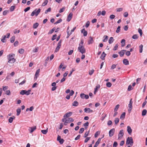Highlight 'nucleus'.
<instances>
[{
    "instance_id": "63",
    "label": "nucleus",
    "mask_w": 147,
    "mask_h": 147,
    "mask_svg": "<svg viewBox=\"0 0 147 147\" xmlns=\"http://www.w3.org/2000/svg\"><path fill=\"white\" fill-rule=\"evenodd\" d=\"M125 54L126 55H127V56H129L130 55L131 53H130V51H127L126 52Z\"/></svg>"
},
{
    "instance_id": "45",
    "label": "nucleus",
    "mask_w": 147,
    "mask_h": 147,
    "mask_svg": "<svg viewBox=\"0 0 147 147\" xmlns=\"http://www.w3.org/2000/svg\"><path fill=\"white\" fill-rule=\"evenodd\" d=\"M123 9L122 8H118L116 9V11L117 12H119L123 11Z\"/></svg>"
},
{
    "instance_id": "23",
    "label": "nucleus",
    "mask_w": 147,
    "mask_h": 147,
    "mask_svg": "<svg viewBox=\"0 0 147 147\" xmlns=\"http://www.w3.org/2000/svg\"><path fill=\"white\" fill-rule=\"evenodd\" d=\"M125 112H123L122 114L121 115L120 119H124L125 117Z\"/></svg>"
},
{
    "instance_id": "60",
    "label": "nucleus",
    "mask_w": 147,
    "mask_h": 147,
    "mask_svg": "<svg viewBox=\"0 0 147 147\" xmlns=\"http://www.w3.org/2000/svg\"><path fill=\"white\" fill-rule=\"evenodd\" d=\"M15 8V6H12L10 8V10L11 11H13Z\"/></svg>"
},
{
    "instance_id": "29",
    "label": "nucleus",
    "mask_w": 147,
    "mask_h": 147,
    "mask_svg": "<svg viewBox=\"0 0 147 147\" xmlns=\"http://www.w3.org/2000/svg\"><path fill=\"white\" fill-rule=\"evenodd\" d=\"M39 25L38 23H36L34 24L33 25V28L34 29H36L38 26Z\"/></svg>"
},
{
    "instance_id": "31",
    "label": "nucleus",
    "mask_w": 147,
    "mask_h": 147,
    "mask_svg": "<svg viewBox=\"0 0 147 147\" xmlns=\"http://www.w3.org/2000/svg\"><path fill=\"white\" fill-rule=\"evenodd\" d=\"M123 51H121L119 52L120 56L121 57H123L124 54L125 53L123 52Z\"/></svg>"
},
{
    "instance_id": "5",
    "label": "nucleus",
    "mask_w": 147,
    "mask_h": 147,
    "mask_svg": "<svg viewBox=\"0 0 147 147\" xmlns=\"http://www.w3.org/2000/svg\"><path fill=\"white\" fill-rule=\"evenodd\" d=\"M61 40H60V41H59V42L57 44V46L56 48L55 49V52H57L59 51L61 47Z\"/></svg>"
},
{
    "instance_id": "26",
    "label": "nucleus",
    "mask_w": 147,
    "mask_h": 147,
    "mask_svg": "<svg viewBox=\"0 0 147 147\" xmlns=\"http://www.w3.org/2000/svg\"><path fill=\"white\" fill-rule=\"evenodd\" d=\"M17 113L16 115L17 116H19L21 112V109H18L16 110Z\"/></svg>"
},
{
    "instance_id": "42",
    "label": "nucleus",
    "mask_w": 147,
    "mask_h": 147,
    "mask_svg": "<svg viewBox=\"0 0 147 147\" xmlns=\"http://www.w3.org/2000/svg\"><path fill=\"white\" fill-rule=\"evenodd\" d=\"M115 124H117L119 121V119L118 118H116L115 120Z\"/></svg>"
},
{
    "instance_id": "55",
    "label": "nucleus",
    "mask_w": 147,
    "mask_h": 147,
    "mask_svg": "<svg viewBox=\"0 0 147 147\" xmlns=\"http://www.w3.org/2000/svg\"><path fill=\"white\" fill-rule=\"evenodd\" d=\"M94 70L93 69H92L89 71V74L90 75H91L94 72Z\"/></svg>"
},
{
    "instance_id": "43",
    "label": "nucleus",
    "mask_w": 147,
    "mask_h": 147,
    "mask_svg": "<svg viewBox=\"0 0 147 147\" xmlns=\"http://www.w3.org/2000/svg\"><path fill=\"white\" fill-rule=\"evenodd\" d=\"M100 131H97L94 134V137L97 138L98 136L100 134Z\"/></svg>"
},
{
    "instance_id": "8",
    "label": "nucleus",
    "mask_w": 147,
    "mask_h": 147,
    "mask_svg": "<svg viewBox=\"0 0 147 147\" xmlns=\"http://www.w3.org/2000/svg\"><path fill=\"white\" fill-rule=\"evenodd\" d=\"M80 97L82 98H85L88 99L89 98V96L88 95L85 94L84 93L81 94L80 95Z\"/></svg>"
},
{
    "instance_id": "22",
    "label": "nucleus",
    "mask_w": 147,
    "mask_h": 147,
    "mask_svg": "<svg viewBox=\"0 0 147 147\" xmlns=\"http://www.w3.org/2000/svg\"><path fill=\"white\" fill-rule=\"evenodd\" d=\"M125 40L124 39H123L121 41V46L123 47L125 45Z\"/></svg>"
},
{
    "instance_id": "20",
    "label": "nucleus",
    "mask_w": 147,
    "mask_h": 147,
    "mask_svg": "<svg viewBox=\"0 0 147 147\" xmlns=\"http://www.w3.org/2000/svg\"><path fill=\"white\" fill-rule=\"evenodd\" d=\"M15 117L14 116H12V117H9L8 119L9 122L10 123H11L12 122L13 120L15 119Z\"/></svg>"
},
{
    "instance_id": "64",
    "label": "nucleus",
    "mask_w": 147,
    "mask_h": 147,
    "mask_svg": "<svg viewBox=\"0 0 147 147\" xmlns=\"http://www.w3.org/2000/svg\"><path fill=\"white\" fill-rule=\"evenodd\" d=\"M118 145V144L116 142H114L113 144V147H116Z\"/></svg>"
},
{
    "instance_id": "7",
    "label": "nucleus",
    "mask_w": 147,
    "mask_h": 147,
    "mask_svg": "<svg viewBox=\"0 0 147 147\" xmlns=\"http://www.w3.org/2000/svg\"><path fill=\"white\" fill-rule=\"evenodd\" d=\"M115 131V129L113 128L111 129L109 132V136L110 137L112 136L114 134Z\"/></svg>"
},
{
    "instance_id": "47",
    "label": "nucleus",
    "mask_w": 147,
    "mask_h": 147,
    "mask_svg": "<svg viewBox=\"0 0 147 147\" xmlns=\"http://www.w3.org/2000/svg\"><path fill=\"white\" fill-rule=\"evenodd\" d=\"M26 92V90H23L21 91L20 92V94L24 95L25 94Z\"/></svg>"
},
{
    "instance_id": "17",
    "label": "nucleus",
    "mask_w": 147,
    "mask_h": 147,
    "mask_svg": "<svg viewBox=\"0 0 147 147\" xmlns=\"http://www.w3.org/2000/svg\"><path fill=\"white\" fill-rule=\"evenodd\" d=\"M123 63L125 65H127L129 64V61L127 59H124L123 61Z\"/></svg>"
},
{
    "instance_id": "61",
    "label": "nucleus",
    "mask_w": 147,
    "mask_h": 147,
    "mask_svg": "<svg viewBox=\"0 0 147 147\" xmlns=\"http://www.w3.org/2000/svg\"><path fill=\"white\" fill-rule=\"evenodd\" d=\"M57 36V35L56 34H54V35L53 36V37H52V38L51 39V40H54L55 38H56V37Z\"/></svg>"
},
{
    "instance_id": "58",
    "label": "nucleus",
    "mask_w": 147,
    "mask_h": 147,
    "mask_svg": "<svg viewBox=\"0 0 147 147\" xmlns=\"http://www.w3.org/2000/svg\"><path fill=\"white\" fill-rule=\"evenodd\" d=\"M138 32L140 33V36H142V30L140 28H139L138 30Z\"/></svg>"
},
{
    "instance_id": "10",
    "label": "nucleus",
    "mask_w": 147,
    "mask_h": 147,
    "mask_svg": "<svg viewBox=\"0 0 147 147\" xmlns=\"http://www.w3.org/2000/svg\"><path fill=\"white\" fill-rule=\"evenodd\" d=\"M40 71V69H38L36 71V73L34 77V79L36 80L37 78L39 76V73Z\"/></svg>"
},
{
    "instance_id": "9",
    "label": "nucleus",
    "mask_w": 147,
    "mask_h": 147,
    "mask_svg": "<svg viewBox=\"0 0 147 147\" xmlns=\"http://www.w3.org/2000/svg\"><path fill=\"white\" fill-rule=\"evenodd\" d=\"M124 135L123 130L122 129L120 131L118 135V139L121 138Z\"/></svg>"
},
{
    "instance_id": "3",
    "label": "nucleus",
    "mask_w": 147,
    "mask_h": 147,
    "mask_svg": "<svg viewBox=\"0 0 147 147\" xmlns=\"http://www.w3.org/2000/svg\"><path fill=\"white\" fill-rule=\"evenodd\" d=\"M133 141L132 137H128L127 138L126 144H129L130 146H132L133 144Z\"/></svg>"
},
{
    "instance_id": "51",
    "label": "nucleus",
    "mask_w": 147,
    "mask_h": 147,
    "mask_svg": "<svg viewBox=\"0 0 147 147\" xmlns=\"http://www.w3.org/2000/svg\"><path fill=\"white\" fill-rule=\"evenodd\" d=\"M119 105H117L115 106V108L114 109V111L116 112L117 111L119 107Z\"/></svg>"
},
{
    "instance_id": "32",
    "label": "nucleus",
    "mask_w": 147,
    "mask_h": 147,
    "mask_svg": "<svg viewBox=\"0 0 147 147\" xmlns=\"http://www.w3.org/2000/svg\"><path fill=\"white\" fill-rule=\"evenodd\" d=\"M78 105V102L76 101H75L72 104V105L74 106H77Z\"/></svg>"
},
{
    "instance_id": "48",
    "label": "nucleus",
    "mask_w": 147,
    "mask_h": 147,
    "mask_svg": "<svg viewBox=\"0 0 147 147\" xmlns=\"http://www.w3.org/2000/svg\"><path fill=\"white\" fill-rule=\"evenodd\" d=\"M100 88V86L99 84H97L96 86V88H95L94 89L96 90L97 91H98V89H99Z\"/></svg>"
},
{
    "instance_id": "33",
    "label": "nucleus",
    "mask_w": 147,
    "mask_h": 147,
    "mask_svg": "<svg viewBox=\"0 0 147 147\" xmlns=\"http://www.w3.org/2000/svg\"><path fill=\"white\" fill-rule=\"evenodd\" d=\"M89 123L88 122H86V123H84L83 126L85 127V129H86L87 128V127L88 126Z\"/></svg>"
},
{
    "instance_id": "27",
    "label": "nucleus",
    "mask_w": 147,
    "mask_h": 147,
    "mask_svg": "<svg viewBox=\"0 0 147 147\" xmlns=\"http://www.w3.org/2000/svg\"><path fill=\"white\" fill-rule=\"evenodd\" d=\"M6 38V35H4L2 36V38L1 39V41L3 43L5 42L6 41L5 40V38Z\"/></svg>"
},
{
    "instance_id": "16",
    "label": "nucleus",
    "mask_w": 147,
    "mask_h": 147,
    "mask_svg": "<svg viewBox=\"0 0 147 147\" xmlns=\"http://www.w3.org/2000/svg\"><path fill=\"white\" fill-rule=\"evenodd\" d=\"M101 139V138H100L98 139L97 141L96 142L95 145L94 146V147H97L100 142Z\"/></svg>"
},
{
    "instance_id": "56",
    "label": "nucleus",
    "mask_w": 147,
    "mask_h": 147,
    "mask_svg": "<svg viewBox=\"0 0 147 147\" xmlns=\"http://www.w3.org/2000/svg\"><path fill=\"white\" fill-rule=\"evenodd\" d=\"M51 7H49L48 9L47 10L45 11V13L47 14L48 12L51 11Z\"/></svg>"
},
{
    "instance_id": "18",
    "label": "nucleus",
    "mask_w": 147,
    "mask_h": 147,
    "mask_svg": "<svg viewBox=\"0 0 147 147\" xmlns=\"http://www.w3.org/2000/svg\"><path fill=\"white\" fill-rule=\"evenodd\" d=\"M81 32L83 34V36H86L87 35V32L85 30L84 28L82 30Z\"/></svg>"
},
{
    "instance_id": "37",
    "label": "nucleus",
    "mask_w": 147,
    "mask_h": 147,
    "mask_svg": "<svg viewBox=\"0 0 147 147\" xmlns=\"http://www.w3.org/2000/svg\"><path fill=\"white\" fill-rule=\"evenodd\" d=\"M48 129L46 130H42L41 131L42 133L43 134H45L48 132Z\"/></svg>"
},
{
    "instance_id": "38",
    "label": "nucleus",
    "mask_w": 147,
    "mask_h": 147,
    "mask_svg": "<svg viewBox=\"0 0 147 147\" xmlns=\"http://www.w3.org/2000/svg\"><path fill=\"white\" fill-rule=\"evenodd\" d=\"M89 133V131H86L84 135V137L85 138H86L88 136Z\"/></svg>"
},
{
    "instance_id": "13",
    "label": "nucleus",
    "mask_w": 147,
    "mask_h": 147,
    "mask_svg": "<svg viewBox=\"0 0 147 147\" xmlns=\"http://www.w3.org/2000/svg\"><path fill=\"white\" fill-rule=\"evenodd\" d=\"M72 15H73V14L71 13H69V15L68 16V17H67V21L69 22L70 21V20H71V19L72 18Z\"/></svg>"
},
{
    "instance_id": "54",
    "label": "nucleus",
    "mask_w": 147,
    "mask_h": 147,
    "mask_svg": "<svg viewBox=\"0 0 147 147\" xmlns=\"http://www.w3.org/2000/svg\"><path fill=\"white\" fill-rule=\"evenodd\" d=\"M84 129L83 128H81L80 129L79 133L80 134H82L84 132Z\"/></svg>"
},
{
    "instance_id": "50",
    "label": "nucleus",
    "mask_w": 147,
    "mask_h": 147,
    "mask_svg": "<svg viewBox=\"0 0 147 147\" xmlns=\"http://www.w3.org/2000/svg\"><path fill=\"white\" fill-rule=\"evenodd\" d=\"M62 21V19H60L59 20H58L56 22H55L54 23L55 24H57L60 23Z\"/></svg>"
},
{
    "instance_id": "2",
    "label": "nucleus",
    "mask_w": 147,
    "mask_h": 147,
    "mask_svg": "<svg viewBox=\"0 0 147 147\" xmlns=\"http://www.w3.org/2000/svg\"><path fill=\"white\" fill-rule=\"evenodd\" d=\"M41 11L40 9L39 8L37 9H35L31 13V16H33L35 15L36 16H38L39 13H40Z\"/></svg>"
},
{
    "instance_id": "11",
    "label": "nucleus",
    "mask_w": 147,
    "mask_h": 147,
    "mask_svg": "<svg viewBox=\"0 0 147 147\" xmlns=\"http://www.w3.org/2000/svg\"><path fill=\"white\" fill-rule=\"evenodd\" d=\"M72 113L71 112L66 113L63 116V117H70L72 115Z\"/></svg>"
},
{
    "instance_id": "1",
    "label": "nucleus",
    "mask_w": 147,
    "mask_h": 147,
    "mask_svg": "<svg viewBox=\"0 0 147 147\" xmlns=\"http://www.w3.org/2000/svg\"><path fill=\"white\" fill-rule=\"evenodd\" d=\"M15 55L13 54H10L7 55V57L8 61V63H13L15 62L16 60L14 59V57Z\"/></svg>"
},
{
    "instance_id": "14",
    "label": "nucleus",
    "mask_w": 147,
    "mask_h": 147,
    "mask_svg": "<svg viewBox=\"0 0 147 147\" xmlns=\"http://www.w3.org/2000/svg\"><path fill=\"white\" fill-rule=\"evenodd\" d=\"M106 55V54L104 52H103L101 55L100 57V58L102 60H104L105 57Z\"/></svg>"
},
{
    "instance_id": "30",
    "label": "nucleus",
    "mask_w": 147,
    "mask_h": 147,
    "mask_svg": "<svg viewBox=\"0 0 147 147\" xmlns=\"http://www.w3.org/2000/svg\"><path fill=\"white\" fill-rule=\"evenodd\" d=\"M143 45H141L139 46V52L140 53H142L143 50Z\"/></svg>"
},
{
    "instance_id": "28",
    "label": "nucleus",
    "mask_w": 147,
    "mask_h": 147,
    "mask_svg": "<svg viewBox=\"0 0 147 147\" xmlns=\"http://www.w3.org/2000/svg\"><path fill=\"white\" fill-rule=\"evenodd\" d=\"M15 38V36H13L10 38V42L11 43H13L14 42Z\"/></svg>"
},
{
    "instance_id": "21",
    "label": "nucleus",
    "mask_w": 147,
    "mask_h": 147,
    "mask_svg": "<svg viewBox=\"0 0 147 147\" xmlns=\"http://www.w3.org/2000/svg\"><path fill=\"white\" fill-rule=\"evenodd\" d=\"M114 40V39L113 38V37H110L108 41L109 43V44H111L113 42Z\"/></svg>"
},
{
    "instance_id": "6",
    "label": "nucleus",
    "mask_w": 147,
    "mask_h": 147,
    "mask_svg": "<svg viewBox=\"0 0 147 147\" xmlns=\"http://www.w3.org/2000/svg\"><path fill=\"white\" fill-rule=\"evenodd\" d=\"M133 103V102L132 101V99H131L129 102V103L128 105V107H129V109H128V111L129 112H130L132 109V104Z\"/></svg>"
},
{
    "instance_id": "52",
    "label": "nucleus",
    "mask_w": 147,
    "mask_h": 147,
    "mask_svg": "<svg viewBox=\"0 0 147 147\" xmlns=\"http://www.w3.org/2000/svg\"><path fill=\"white\" fill-rule=\"evenodd\" d=\"M31 90H28V91H26V90L25 94L27 95H29L30 94V92H31Z\"/></svg>"
},
{
    "instance_id": "59",
    "label": "nucleus",
    "mask_w": 147,
    "mask_h": 147,
    "mask_svg": "<svg viewBox=\"0 0 147 147\" xmlns=\"http://www.w3.org/2000/svg\"><path fill=\"white\" fill-rule=\"evenodd\" d=\"M118 47V44H116L115 46V47H114V48H113V50H114V51H115L116 50Z\"/></svg>"
},
{
    "instance_id": "15",
    "label": "nucleus",
    "mask_w": 147,
    "mask_h": 147,
    "mask_svg": "<svg viewBox=\"0 0 147 147\" xmlns=\"http://www.w3.org/2000/svg\"><path fill=\"white\" fill-rule=\"evenodd\" d=\"M127 131L129 134H131L132 132V130L130 126H127Z\"/></svg>"
},
{
    "instance_id": "34",
    "label": "nucleus",
    "mask_w": 147,
    "mask_h": 147,
    "mask_svg": "<svg viewBox=\"0 0 147 147\" xmlns=\"http://www.w3.org/2000/svg\"><path fill=\"white\" fill-rule=\"evenodd\" d=\"M55 28H53L52 30H50L48 33V34H52L55 31Z\"/></svg>"
},
{
    "instance_id": "40",
    "label": "nucleus",
    "mask_w": 147,
    "mask_h": 147,
    "mask_svg": "<svg viewBox=\"0 0 147 147\" xmlns=\"http://www.w3.org/2000/svg\"><path fill=\"white\" fill-rule=\"evenodd\" d=\"M112 86V84L110 82H107L106 83V86L107 87L110 88Z\"/></svg>"
},
{
    "instance_id": "4",
    "label": "nucleus",
    "mask_w": 147,
    "mask_h": 147,
    "mask_svg": "<svg viewBox=\"0 0 147 147\" xmlns=\"http://www.w3.org/2000/svg\"><path fill=\"white\" fill-rule=\"evenodd\" d=\"M78 51L82 54H83L85 53L86 49L83 46L80 45L78 48Z\"/></svg>"
},
{
    "instance_id": "44",
    "label": "nucleus",
    "mask_w": 147,
    "mask_h": 147,
    "mask_svg": "<svg viewBox=\"0 0 147 147\" xmlns=\"http://www.w3.org/2000/svg\"><path fill=\"white\" fill-rule=\"evenodd\" d=\"M48 1L47 0H45L44 2L42 3V5L43 6H45L47 3Z\"/></svg>"
},
{
    "instance_id": "62",
    "label": "nucleus",
    "mask_w": 147,
    "mask_h": 147,
    "mask_svg": "<svg viewBox=\"0 0 147 147\" xmlns=\"http://www.w3.org/2000/svg\"><path fill=\"white\" fill-rule=\"evenodd\" d=\"M5 94L7 95H9L11 94V92L9 90H7L6 91Z\"/></svg>"
},
{
    "instance_id": "12",
    "label": "nucleus",
    "mask_w": 147,
    "mask_h": 147,
    "mask_svg": "<svg viewBox=\"0 0 147 147\" xmlns=\"http://www.w3.org/2000/svg\"><path fill=\"white\" fill-rule=\"evenodd\" d=\"M84 112L86 113H92L93 112L92 110H91L89 108H85L84 109Z\"/></svg>"
},
{
    "instance_id": "57",
    "label": "nucleus",
    "mask_w": 147,
    "mask_h": 147,
    "mask_svg": "<svg viewBox=\"0 0 147 147\" xmlns=\"http://www.w3.org/2000/svg\"><path fill=\"white\" fill-rule=\"evenodd\" d=\"M128 16V14L127 12H125L123 13V16L125 17L126 18Z\"/></svg>"
},
{
    "instance_id": "35",
    "label": "nucleus",
    "mask_w": 147,
    "mask_h": 147,
    "mask_svg": "<svg viewBox=\"0 0 147 147\" xmlns=\"http://www.w3.org/2000/svg\"><path fill=\"white\" fill-rule=\"evenodd\" d=\"M24 52V50L23 49H21L19 50L18 52L21 54L23 53Z\"/></svg>"
},
{
    "instance_id": "19",
    "label": "nucleus",
    "mask_w": 147,
    "mask_h": 147,
    "mask_svg": "<svg viewBox=\"0 0 147 147\" xmlns=\"http://www.w3.org/2000/svg\"><path fill=\"white\" fill-rule=\"evenodd\" d=\"M89 38L90 40L88 41V44L89 45L92 44L93 42V40L92 37L90 36Z\"/></svg>"
},
{
    "instance_id": "46",
    "label": "nucleus",
    "mask_w": 147,
    "mask_h": 147,
    "mask_svg": "<svg viewBox=\"0 0 147 147\" xmlns=\"http://www.w3.org/2000/svg\"><path fill=\"white\" fill-rule=\"evenodd\" d=\"M38 47H35L32 51L33 53H36L38 51Z\"/></svg>"
},
{
    "instance_id": "49",
    "label": "nucleus",
    "mask_w": 147,
    "mask_h": 147,
    "mask_svg": "<svg viewBox=\"0 0 147 147\" xmlns=\"http://www.w3.org/2000/svg\"><path fill=\"white\" fill-rule=\"evenodd\" d=\"M120 28L121 27L120 26H118V27L117 28V30L116 31V32L118 33H119L120 32Z\"/></svg>"
},
{
    "instance_id": "41",
    "label": "nucleus",
    "mask_w": 147,
    "mask_h": 147,
    "mask_svg": "<svg viewBox=\"0 0 147 147\" xmlns=\"http://www.w3.org/2000/svg\"><path fill=\"white\" fill-rule=\"evenodd\" d=\"M65 9V7H63L62 8H61L60 9L59 11V12L60 13H61L62 12H63L64 11Z\"/></svg>"
},
{
    "instance_id": "53",
    "label": "nucleus",
    "mask_w": 147,
    "mask_h": 147,
    "mask_svg": "<svg viewBox=\"0 0 147 147\" xmlns=\"http://www.w3.org/2000/svg\"><path fill=\"white\" fill-rule=\"evenodd\" d=\"M8 12H9L7 10H5L3 12V13L4 16H5L8 13Z\"/></svg>"
},
{
    "instance_id": "39",
    "label": "nucleus",
    "mask_w": 147,
    "mask_h": 147,
    "mask_svg": "<svg viewBox=\"0 0 147 147\" xmlns=\"http://www.w3.org/2000/svg\"><path fill=\"white\" fill-rule=\"evenodd\" d=\"M147 111L146 109H144L143 110L142 113V116H145L146 114Z\"/></svg>"
},
{
    "instance_id": "25",
    "label": "nucleus",
    "mask_w": 147,
    "mask_h": 147,
    "mask_svg": "<svg viewBox=\"0 0 147 147\" xmlns=\"http://www.w3.org/2000/svg\"><path fill=\"white\" fill-rule=\"evenodd\" d=\"M103 38H104V39L102 40L103 42H106L108 39V36H104Z\"/></svg>"
},
{
    "instance_id": "24",
    "label": "nucleus",
    "mask_w": 147,
    "mask_h": 147,
    "mask_svg": "<svg viewBox=\"0 0 147 147\" xmlns=\"http://www.w3.org/2000/svg\"><path fill=\"white\" fill-rule=\"evenodd\" d=\"M30 129V133H32L36 129V127L35 126L33 127H31Z\"/></svg>"
},
{
    "instance_id": "36",
    "label": "nucleus",
    "mask_w": 147,
    "mask_h": 147,
    "mask_svg": "<svg viewBox=\"0 0 147 147\" xmlns=\"http://www.w3.org/2000/svg\"><path fill=\"white\" fill-rule=\"evenodd\" d=\"M138 38V36L137 34H135L134 35L132 36V38L133 39H136Z\"/></svg>"
}]
</instances>
